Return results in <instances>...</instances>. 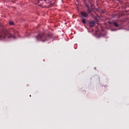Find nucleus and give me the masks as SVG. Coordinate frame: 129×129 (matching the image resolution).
Here are the masks:
<instances>
[{
    "instance_id": "nucleus-12",
    "label": "nucleus",
    "mask_w": 129,
    "mask_h": 129,
    "mask_svg": "<svg viewBox=\"0 0 129 129\" xmlns=\"http://www.w3.org/2000/svg\"><path fill=\"white\" fill-rule=\"evenodd\" d=\"M102 13L103 14H104V12H103V11H102Z\"/></svg>"
},
{
    "instance_id": "nucleus-1",
    "label": "nucleus",
    "mask_w": 129,
    "mask_h": 129,
    "mask_svg": "<svg viewBox=\"0 0 129 129\" xmlns=\"http://www.w3.org/2000/svg\"><path fill=\"white\" fill-rule=\"evenodd\" d=\"M53 37H54V35L51 33H49L46 35H45L44 33H40L35 36V38L37 41L48 42V41L51 40Z\"/></svg>"
},
{
    "instance_id": "nucleus-2",
    "label": "nucleus",
    "mask_w": 129,
    "mask_h": 129,
    "mask_svg": "<svg viewBox=\"0 0 129 129\" xmlns=\"http://www.w3.org/2000/svg\"><path fill=\"white\" fill-rule=\"evenodd\" d=\"M14 37L12 33H9L7 30H3V31H0V38H12Z\"/></svg>"
},
{
    "instance_id": "nucleus-5",
    "label": "nucleus",
    "mask_w": 129,
    "mask_h": 129,
    "mask_svg": "<svg viewBox=\"0 0 129 129\" xmlns=\"http://www.w3.org/2000/svg\"><path fill=\"white\" fill-rule=\"evenodd\" d=\"M88 14H91V13L92 12V11H93V8H92V5H91V8H88L87 9Z\"/></svg>"
},
{
    "instance_id": "nucleus-13",
    "label": "nucleus",
    "mask_w": 129,
    "mask_h": 129,
    "mask_svg": "<svg viewBox=\"0 0 129 129\" xmlns=\"http://www.w3.org/2000/svg\"><path fill=\"white\" fill-rule=\"evenodd\" d=\"M38 3H40V1H38Z\"/></svg>"
},
{
    "instance_id": "nucleus-9",
    "label": "nucleus",
    "mask_w": 129,
    "mask_h": 129,
    "mask_svg": "<svg viewBox=\"0 0 129 129\" xmlns=\"http://www.w3.org/2000/svg\"><path fill=\"white\" fill-rule=\"evenodd\" d=\"M9 23H10V25H11V26H14V22L9 21Z\"/></svg>"
},
{
    "instance_id": "nucleus-4",
    "label": "nucleus",
    "mask_w": 129,
    "mask_h": 129,
    "mask_svg": "<svg viewBox=\"0 0 129 129\" xmlns=\"http://www.w3.org/2000/svg\"><path fill=\"white\" fill-rule=\"evenodd\" d=\"M95 26V22L94 21H90L89 23V26L92 27H94Z\"/></svg>"
},
{
    "instance_id": "nucleus-7",
    "label": "nucleus",
    "mask_w": 129,
    "mask_h": 129,
    "mask_svg": "<svg viewBox=\"0 0 129 129\" xmlns=\"http://www.w3.org/2000/svg\"><path fill=\"white\" fill-rule=\"evenodd\" d=\"M113 26L116 27V28H118V23L116 22H113Z\"/></svg>"
},
{
    "instance_id": "nucleus-3",
    "label": "nucleus",
    "mask_w": 129,
    "mask_h": 129,
    "mask_svg": "<svg viewBox=\"0 0 129 129\" xmlns=\"http://www.w3.org/2000/svg\"><path fill=\"white\" fill-rule=\"evenodd\" d=\"M81 18H88V13L86 12H81Z\"/></svg>"
},
{
    "instance_id": "nucleus-10",
    "label": "nucleus",
    "mask_w": 129,
    "mask_h": 129,
    "mask_svg": "<svg viewBox=\"0 0 129 129\" xmlns=\"http://www.w3.org/2000/svg\"><path fill=\"white\" fill-rule=\"evenodd\" d=\"M86 7L87 8V10H88V9H90V8H89V6L88 5H86Z\"/></svg>"
},
{
    "instance_id": "nucleus-6",
    "label": "nucleus",
    "mask_w": 129,
    "mask_h": 129,
    "mask_svg": "<svg viewBox=\"0 0 129 129\" xmlns=\"http://www.w3.org/2000/svg\"><path fill=\"white\" fill-rule=\"evenodd\" d=\"M12 32H13V35L14 36H17L18 35V32L16 31V30H14V29H12Z\"/></svg>"
},
{
    "instance_id": "nucleus-11",
    "label": "nucleus",
    "mask_w": 129,
    "mask_h": 129,
    "mask_svg": "<svg viewBox=\"0 0 129 129\" xmlns=\"http://www.w3.org/2000/svg\"><path fill=\"white\" fill-rule=\"evenodd\" d=\"M108 24H112V23H111V22L109 21V22H108Z\"/></svg>"
},
{
    "instance_id": "nucleus-8",
    "label": "nucleus",
    "mask_w": 129,
    "mask_h": 129,
    "mask_svg": "<svg viewBox=\"0 0 129 129\" xmlns=\"http://www.w3.org/2000/svg\"><path fill=\"white\" fill-rule=\"evenodd\" d=\"M82 22L83 24H86V20L85 19H83L82 20Z\"/></svg>"
}]
</instances>
